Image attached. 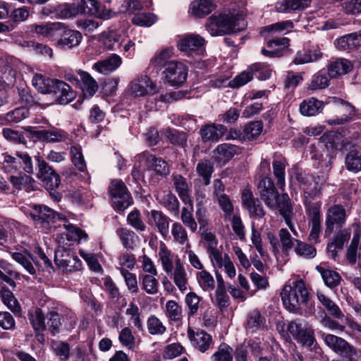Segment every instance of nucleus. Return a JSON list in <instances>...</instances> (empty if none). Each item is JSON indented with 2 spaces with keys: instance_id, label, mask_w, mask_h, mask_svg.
I'll return each mask as SVG.
<instances>
[{
  "instance_id": "nucleus-1",
  "label": "nucleus",
  "mask_w": 361,
  "mask_h": 361,
  "mask_svg": "<svg viewBox=\"0 0 361 361\" xmlns=\"http://www.w3.org/2000/svg\"><path fill=\"white\" fill-rule=\"evenodd\" d=\"M30 216L37 225L44 228H49L51 223L56 224L55 228L60 229L56 237L59 243H64L66 240L80 243L87 239V234L85 231L69 223L63 215L45 205L34 204Z\"/></svg>"
},
{
  "instance_id": "nucleus-2",
  "label": "nucleus",
  "mask_w": 361,
  "mask_h": 361,
  "mask_svg": "<svg viewBox=\"0 0 361 361\" xmlns=\"http://www.w3.org/2000/svg\"><path fill=\"white\" fill-rule=\"evenodd\" d=\"M247 6L246 0H234L229 8L218 16L213 15L206 24L207 31L212 36H221L227 33L243 29V16Z\"/></svg>"
},
{
  "instance_id": "nucleus-3",
  "label": "nucleus",
  "mask_w": 361,
  "mask_h": 361,
  "mask_svg": "<svg viewBox=\"0 0 361 361\" xmlns=\"http://www.w3.org/2000/svg\"><path fill=\"white\" fill-rule=\"evenodd\" d=\"M283 304L289 312H296L308 300L309 293L302 279H289L281 293Z\"/></svg>"
},
{
  "instance_id": "nucleus-4",
  "label": "nucleus",
  "mask_w": 361,
  "mask_h": 361,
  "mask_svg": "<svg viewBox=\"0 0 361 361\" xmlns=\"http://www.w3.org/2000/svg\"><path fill=\"white\" fill-rule=\"evenodd\" d=\"M304 190V203L311 224L309 239L311 241L317 242L321 230L320 209L322 204L319 202H313L311 199L320 193V188L317 186L311 187L310 184Z\"/></svg>"
},
{
  "instance_id": "nucleus-5",
  "label": "nucleus",
  "mask_w": 361,
  "mask_h": 361,
  "mask_svg": "<svg viewBox=\"0 0 361 361\" xmlns=\"http://www.w3.org/2000/svg\"><path fill=\"white\" fill-rule=\"evenodd\" d=\"M188 71V68L184 63L172 60L162 71L164 81L170 86L179 87L186 81Z\"/></svg>"
},
{
  "instance_id": "nucleus-6",
  "label": "nucleus",
  "mask_w": 361,
  "mask_h": 361,
  "mask_svg": "<svg viewBox=\"0 0 361 361\" xmlns=\"http://www.w3.org/2000/svg\"><path fill=\"white\" fill-rule=\"evenodd\" d=\"M109 193L113 207L116 210L123 211L132 203V198L126 185L120 180L111 181L109 185Z\"/></svg>"
},
{
  "instance_id": "nucleus-7",
  "label": "nucleus",
  "mask_w": 361,
  "mask_h": 361,
  "mask_svg": "<svg viewBox=\"0 0 361 361\" xmlns=\"http://www.w3.org/2000/svg\"><path fill=\"white\" fill-rule=\"evenodd\" d=\"M288 334L303 346H311L314 341V333L312 327L299 320L290 322L288 325Z\"/></svg>"
},
{
  "instance_id": "nucleus-8",
  "label": "nucleus",
  "mask_w": 361,
  "mask_h": 361,
  "mask_svg": "<svg viewBox=\"0 0 361 361\" xmlns=\"http://www.w3.org/2000/svg\"><path fill=\"white\" fill-rule=\"evenodd\" d=\"M63 245H68V243H61ZM55 264L66 271L80 270L81 262L78 256L71 250L65 249L63 246L59 247L55 252Z\"/></svg>"
},
{
  "instance_id": "nucleus-9",
  "label": "nucleus",
  "mask_w": 361,
  "mask_h": 361,
  "mask_svg": "<svg viewBox=\"0 0 361 361\" xmlns=\"http://www.w3.org/2000/svg\"><path fill=\"white\" fill-rule=\"evenodd\" d=\"M38 173L37 177L42 180L47 190H54L61 183L60 176L43 159H37Z\"/></svg>"
},
{
  "instance_id": "nucleus-10",
  "label": "nucleus",
  "mask_w": 361,
  "mask_h": 361,
  "mask_svg": "<svg viewBox=\"0 0 361 361\" xmlns=\"http://www.w3.org/2000/svg\"><path fill=\"white\" fill-rule=\"evenodd\" d=\"M346 220V212L345 208L339 204H335L329 207L326 214L325 233L331 234L334 227H341Z\"/></svg>"
},
{
  "instance_id": "nucleus-11",
  "label": "nucleus",
  "mask_w": 361,
  "mask_h": 361,
  "mask_svg": "<svg viewBox=\"0 0 361 361\" xmlns=\"http://www.w3.org/2000/svg\"><path fill=\"white\" fill-rule=\"evenodd\" d=\"M257 189L262 199L268 207L274 208L277 204L279 192L271 178H262L257 185Z\"/></svg>"
},
{
  "instance_id": "nucleus-12",
  "label": "nucleus",
  "mask_w": 361,
  "mask_h": 361,
  "mask_svg": "<svg viewBox=\"0 0 361 361\" xmlns=\"http://www.w3.org/2000/svg\"><path fill=\"white\" fill-rule=\"evenodd\" d=\"M32 84L37 90H71L69 84L58 79L45 78L42 74H35Z\"/></svg>"
},
{
  "instance_id": "nucleus-13",
  "label": "nucleus",
  "mask_w": 361,
  "mask_h": 361,
  "mask_svg": "<svg viewBox=\"0 0 361 361\" xmlns=\"http://www.w3.org/2000/svg\"><path fill=\"white\" fill-rule=\"evenodd\" d=\"M241 200L243 206L248 211L250 217L261 219L265 215L263 205L258 198L253 196L250 189L242 191Z\"/></svg>"
},
{
  "instance_id": "nucleus-14",
  "label": "nucleus",
  "mask_w": 361,
  "mask_h": 361,
  "mask_svg": "<svg viewBox=\"0 0 361 361\" xmlns=\"http://www.w3.org/2000/svg\"><path fill=\"white\" fill-rule=\"evenodd\" d=\"M326 103L333 104L336 106H341L348 113L343 114L341 117H337L336 118L329 120L327 121L329 124L341 125L349 122L356 118L355 109L354 106L343 99L336 97H329Z\"/></svg>"
},
{
  "instance_id": "nucleus-15",
  "label": "nucleus",
  "mask_w": 361,
  "mask_h": 361,
  "mask_svg": "<svg viewBox=\"0 0 361 361\" xmlns=\"http://www.w3.org/2000/svg\"><path fill=\"white\" fill-rule=\"evenodd\" d=\"M322 338L325 344L334 352L343 355L354 354V349L344 339L330 334H322Z\"/></svg>"
},
{
  "instance_id": "nucleus-16",
  "label": "nucleus",
  "mask_w": 361,
  "mask_h": 361,
  "mask_svg": "<svg viewBox=\"0 0 361 361\" xmlns=\"http://www.w3.org/2000/svg\"><path fill=\"white\" fill-rule=\"evenodd\" d=\"M63 28V23L60 22H45L34 23L30 25L31 32L47 38L59 35V34H61Z\"/></svg>"
},
{
  "instance_id": "nucleus-17",
  "label": "nucleus",
  "mask_w": 361,
  "mask_h": 361,
  "mask_svg": "<svg viewBox=\"0 0 361 361\" xmlns=\"http://www.w3.org/2000/svg\"><path fill=\"white\" fill-rule=\"evenodd\" d=\"M158 255L161 267L166 274L171 272L176 266L182 264L178 255L169 250L164 243H161Z\"/></svg>"
},
{
  "instance_id": "nucleus-18",
  "label": "nucleus",
  "mask_w": 361,
  "mask_h": 361,
  "mask_svg": "<svg viewBox=\"0 0 361 361\" xmlns=\"http://www.w3.org/2000/svg\"><path fill=\"white\" fill-rule=\"evenodd\" d=\"M140 161H145L146 166L149 170L154 171L161 176H167L170 173L167 163L161 158L143 152L137 156Z\"/></svg>"
},
{
  "instance_id": "nucleus-19",
  "label": "nucleus",
  "mask_w": 361,
  "mask_h": 361,
  "mask_svg": "<svg viewBox=\"0 0 361 361\" xmlns=\"http://www.w3.org/2000/svg\"><path fill=\"white\" fill-rule=\"evenodd\" d=\"M148 224L157 228L164 238L167 237L170 219L162 212L153 209L148 212Z\"/></svg>"
},
{
  "instance_id": "nucleus-20",
  "label": "nucleus",
  "mask_w": 361,
  "mask_h": 361,
  "mask_svg": "<svg viewBox=\"0 0 361 361\" xmlns=\"http://www.w3.org/2000/svg\"><path fill=\"white\" fill-rule=\"evenodd\" d=\"M9 253L12 259L20 264L30 274L34 275L36 273V270L33 267L30 259L35 264L36 266H42V264L37 259V257H34L27 250L20 251L16 250L14 252H10Z\"/></svg>"
},
{
  "instance_id": "nucleus-21",
  "label": "nucleus",
  "mask_w": 361,
  "mask_h": 361,
  "mask_svg": "<svg viewBox=\"0 0 361 361\" xmlns=\"http://www.w3.org/2000/svg\"><path fill=\"white\" fill-rule=\"evenodd\" d=\"M253 77L252 71L249 70L248 68L246 71L241 72L239 75L235 76V78L232 80H229L228 79H217L214 82V87L219 89L227 87H230L231 88H239L249 82Z\"/></svg>"
},
{
  "instance_id": "nucleus-22",
  "label": "nucleus",
  "mask_w": 361,
  "mask_h": 361,
  "mask_svg": "<svg viewBox=\"0 0 361 361\" xmlns=\"http://www.w3.org/2000/svg\"><path fill=\"white\" fill-rule=\"evenodd\" d=\"M353 63L344 58L336 59L327 66L328 75L331 78H336L346 75L353 69Z\"/></svg>"
},
{
  "instance_id": "nucleus-23",
  "label": "nucleus",
  "mask_w": 361,
  "mask_h": 361,
  "mask_svg": "<svg viewBox=\"0 0 361 361\" xmlns=\"http://www.w3.org/2000/svg\"><path fill=\"white\" fill-rule=\"evenodd\" d=\"M205 44V39L200 35L190 34L182 36L177 44L178 49L185 53L198 49Z\"/></svg>"
},
{
  "instance_id": "nucleus-24",
  "label": "nucleus",
  "mask_w": 361,
  "mask_h": 361,
  "mask_svg": "<svg viewBox=\"0 0 361 361\" xmlns=\"http://www.w3.org/2000/svg\"><path fill=\"white\" fill-rule=\"evenodd\" d=\"M121 58L115 54L103 61H98L93 65V68L98 73L107 75L116 70L121 64Z\"/></svg>"
},
{
  "instance_id": "nucleus-25",
  "label": "nucleus",
  "mask_w": 361,
  "mask_h": 361,
  "mask_svg": "<svg viewBox=\"0 0 361 361\" xmlns=\"http://www.w3.org/2000/svg\"><path fill=\"white\" fill-rule=\"evenodd\" d=\"M59 45L68 49L78 46L82 39V35L75 30L68 29L63 24V28L61 32Z\"/></svg>"
},
{
  "instance_id": "nucleus-26",
  "label": "nucleus",
  "mask_w": 361,
  "mask_h": 361,
  "mask_svg": "<svg viewBox=\"0 0 361 361\" xmlns=\"http://www.w3.org/2000/svg\"><path fill=\"white\" fill-rule=\"evenodd\" d=\"M311 0H283L276 5L279 12L292 13L305 10L310 6Z\"/></svg>"
},
{
  "instance_id": "nucleus-27",
  "label": "nucleus",
  "mask_w": 361,
  "mask_h": 361,
  "mask_svg": "<svg viewBox=\"0 0 361 361\" xmlns=\"http://www.w3.org/2000/svg\"><path fill=\"white\" fill-rule=\"evenodd\" d=\"M216 8V4L212 0H195L190 6L192 16L202 18L209 15Z\"/></svg>"
},
{
  "instance_id": "nucleus-28",
  "label": "nucleus",
  "mask_w": 361,
  "mask_h": 361,
  "mask_svg": "<svg viewBox=\"0 0 361 361\" xmlns=\"http://www.w3.org/2000/svg\"><path fill=\"white\" fill-rule=\"evenodd\" d=\"M188 336L192 345L201 352H205L212 342V337L203 331H193L190 329L188 331Z\"/></svg>"
},
{
  "instance_id": "nucleus-29",
  "label": "nucleus",
  "mask_w": 361,
  "mask_h": 361,
  "mask_svg": "<svg viewBox=\"0 0 361 361\" xmlns=\"http://www.w3.org/2000/svg\"><path fill=\"white\" fill-rule=\"evenodd\" d=\"M173 182L179 197L185 204H190L192 198L190 197V190L186 179L181 175H173Z\"/></svg>"
},
{
  "instance_id": "nucleus-30",
  "label": "nucleus",
  "mask_w": 361,
  "mask_h": 361,
  "mask_svg": "<svg viewBox=\"0 0 361 361\" xmlns=\"http://www.w3.org/2000/svg\"><path fill=\"white\" fill-rule=\"evenodd\" d=\"M173 279V283L180 292H184L188 288V278L183 264L176 266L171 272L167 273Z\"/></svg>"
},
{
  "instance_id": "nucleus-31",
  "label": "nucleus",
  "mask_w": 361,
  "mask_h": 361,
  "mask_svg": "<svg viewBox=\"0 0 361 361\" xmlns=\"http://www.w3.org/2000/svg\"><path fill=\"white\" fill-rule=\"evenodd\" d=\"M226 131L222 125H209L202 128L200 130L202 138L204 141H218Z\"/></svg>"
},
{
  "instance_id": "nucleus-32",
  "label": "nucleus",
  "mask_w": 361,
  "mask_h": 361,
  "mask_svg": "<svg viewBox=\"0 0 361 361\" xmlns=\"http://www.w3.org/2000/svg\"><path fill=\"white\" fill-rule=\"evenodd\" d=\"M324 104L314 98L303 101L300 105L301 114L306 116H313L319 114L323 109Z\"/></svg>"
},
{
  "instance_id": "nucleus-33",
  "label": "nucleus",
  "mask_w": 361,
  "mask_h": 361,
  "mask_svg": "<svg viewBox=\"0 0 361 361\" xmlns=\"http://www.w3.org/2000/svg\"><path fill=\"white\" fill-rule=\"evenodd\" d=\"M322 55V53L317 49L298 51L295 56L293 63L296 65H300L314 62L319 60Z\"/></svg>"
},
{
  "instance_id": "nucleus-34",
  "label": "nucleus",
  "mask_w": 361,
  "mask_h": 361,
  "mask_svg": "<svg viewBox=\"0 0 361 361\" xmlns=\"http://www.w3.org/2000/svg\"><path fill=\"white\" fill-rule=\"evenodd\" d=\"M173 55L172 48H164L156 52L155 55L151 59L149 64L156 68H164L171 61L170 60Z\"/></svg>"
},
{
  "instance_id": "nucleus-35",
  "label": "nucleus",
  "mask_w": 361,
  "mask_h": 361,
  "mask_svg": "<svg viewBox=\"0 0 361 361\" xmlns=\"http://www.w3.org/2000/svg\"><path fill=\"white\" fill-rule=\"evenodd\" d=\"M126 314L130 322L129 325H132L138 331H143L142 320L139 307L133 302H130L126 310Z\"/></svg>"
},
{
  "instance_id": "nucleus-36",
  "label": "nucleus",
  "mask_w": 361,
  "mask_h": 361,
  "mask_svg": "<svg viewBox=\"0 0 361 361\" xmlns=\"http://www.w3.org/2000/svg\"><path fill=\"white\" fill-rule=\"evenodd\" d=\"M17 93L20 97L19 102L22 105L31 106L35 104L44 106L49 104V103H44L43 99L38 96V94L43 96L40 92H17Z\"/></svg>"
},
{
  "instance_id": "nucleus-37",
  "label": "nucleus",
  "mask_w": 361,
  "mask_h": 361,
  "mask_svg": "<svg viewBox=\"0 0 361 361\" xmlns=\"http://www.w3.org/2000/svg\"><path fill=\"white\" fill-rule=\"evenodd\" d=\"M293 27V23L291 20H284L273 23L263 29L264 32H267L270 36L276 35H284L288 32Z\"/></svg>"
},
{
  "instance_id": "nucleus-38",
  "label": "nucleus",
  "mask_w": 361,
  "mask_h": 361,
  "mask_svg": "<svg viewBox=\"0 0 361 361\" xmlns=\"http://www.w3.org/2000/svg\"><path fill=\"white\" fill-rule=\"evenodd\" d=\"M101 40L104 47L109 50H116L122 44L121 36L114 30L104 32L101 35Z\"/></svg>"
},
{
  "instance_id": "nucleus-39",
  "label": "nucleus",
  "mask_w": 361,
  "mask_h": 361,
  "mask_svg": "<svg viewBox=\"0 0 361 361\" xmlns=\"http://www.w3.org/2000/svg\"><path fill=\"white\" fill-rule=\"evenodd\" d=\"M317 296L319 301L322 304V305L326 308V310L331 316L336 319H341L343 317L344 315L339 307L329 297H327L323 293L319 291L317 293Z\"/></svg>"
},
{
  "instance_id": "nucleus-40",
  "label": "nucleus",
  "mask_w": 361,
  "mask_h": 361,
  "mask_svg": "<svg viewBox=\"0 0 361 361\" xmlns=\"http://www.w3.org/2000/svg\"><path fill=\"white\" fill-rule=\"evenodd\" d=\"M188 207H184L181 209L180 219L183 224L188 227L192 232H195L197 228V224L193 216V202L191 200V204H187Z\"/></svg>"
},
{
  "instance_id": "nucleus-41",
  "label": "nucleus",
  "mask_w": 361,
  "mask_h": 361,
  "mask_svg": "<svg viewBox=\"0 0 361 361\" xmlns=\"http://www.w3.org/2000/svg\"><path fill=\"white\" fill-rule=\"evenodd\" d=\"M235 152V147L226 143L219 145L214 152L215 159L221 163H225L231 159Z\"/></svg>"
},
{
  "instance_id": "nucleus-42",
  "label": "nucleus",
  "mask_w": 361,
  "mask_h": 361,
  "mask_svg": "<svg viewBox=\"0 0 361 361\" xmlns=\"http://www.w3.org/2000/svg\"><path fill=\"white\" fill-rule=\"evenodd\" d=\"M286 161L284 159H276L273 161V172L276 179L277 185L281 190L285 187V169Z\"/></svg>"
},
{
  "instance_id": "nucleus-43",
  "label": "nucleus",
  "mask_w": 361,
  "mask_h": 361,
  "mask_svg": "<svg viewBox=\"0 0 361 361\" xmlns=\"http://www.w3.org/2000/svg\"><path fill=\"white\" fill-rule=\"evenodd\" d=\"M166 315L173 322H180L183 318L181 306L174 300H169L166 303Z\"/></svg>"
},
{
  "instance_id": "nucleus-44",
  "label": "nucleus",
  "mask_w": 361,
  "mask_h": 361,
  "mask_svg": "<svg viewBox=\"0 0 361 361\" xmlns=\"http://www.w3.org/2000/svg\"><path fill=\"white\" fill-rule=\"evenodd\" d=\"M147 328L149 334L152 336L163 335L166 331L162 322L155 315H150L147 318Z\"/></svg>"
},
{
  "instance_id": "nucleus-45",
  "label": "nucleus",
  "mask_w": 361,
  "mask_h": 361,
  "mask_svg": "<svg viewBox=\"0 0 361 361\" xmlns=\"http://www.w3.org/2000/svg\"><path fill=\"white\" fill-rule=\"evenodd\" d=\"M28 315L35 331H44L46 329L44 316L41 309L35 308L30 311Z\"/></svg>"
},
{
  "instance_id": "nucleus-46",
  "label": "nucleus",
  "mask_w": 361,
  "mask_h": 361,
  "mask_svg": "<svg viewBox=\"0 0 361 361\" xmlns=\"http://www.w3.org/2000/svg\"><path fill=\"white\" fill-rule=\"evenodd\" d=\"M348 170L354 173L361 171V154L357 150L350 151L345 157Z\"/></svg>"
},
{
  "instance_id": "nucleus-47",
  "label": "nucleus",
  "mask_w": 361,
  "mask_h": 361,
  "mask_svg": "<svg viewBox=\"0 0 361 361\" xmlns=\"http://www.w3.org/2000/svg\"><path fill=\"white\" fill-rule=\"evenodd\" d=\"M42 140L49 142H62L66 138V133L62 130L53 128L51 130H43V133H38Z\"/></svg>"
},
{
  "instance_id": "nucleus-48",
  "label": "nucleus",
  "mask_w": 361,
  "mask_h": 361,
  "mask_svg": "<svg viewBox=\"0 0 361 361\" xmlns=\"http://www.w3.org/2000/svg\"><path fill=\"white\" fill-rule=\"evenodd\" d=\"M264 323V318L261 315L259 311L254 310L247 315L246 329L251 332H254L262 328Z\"/></svg>"
},
{
  "instance_id": "nucleus-49",
  "label": "nucleus",
  "mask_w": 361,
  "mask_h": 361,
  "mask_svg": "<svg viewBox=\"0 0 361 361\" xmlns=\"http://www.w3.org/2000/svg\"><path fill=\"white\" fill-rule=\"evenodd\" d=\"M155 87V85L147 75H141L130 82L129 84L130 90H151Z\"/></svg>"
},
{
  "instance_id": "nucleus-50",
  "label": "nucleus",
  "mask_w": 361,
  "mask_h": 361,
  "mask_svg": "<svg viewBox=\"0 0 361 361\" xmlns=\"http://www.w3.org/2000/svg\"><path fill=\"white\" fill-rule=\"evenodd\" d=\"M317 269L321 274V276L326 286L329 287H334L338 285L341 277L337 272L329 269H325L320 266H317Z\"/></svg>"
},
{
  "instance_id": "nucleus-51",
  "label": "nucleus",
  "mask_w": 361,
  "mask_h": 361,
  "mask_svg": "<svg viewBox=\"0 0 361 361\" xmlns=\"http://www.w3.org/2000/svg\"><path fill=\"white\" fill-rule=\"evenodd\" d=\"M157 20V16L151 13H139L132 18L133 24L141 27H149L155 23Z\"/></svg>"
},
{
  "instance_id": "nucleus-52",
  "label": "nucleus",
  "mask_w": 361,
  "mask_h": 361,
  "mask_svg": "<svg viewBox=\"0 0 361 361\" xmlns=\"http://www.w3.org/2000/svg\"><path fill=\"white\" fill-rule=\"evenodd\" d=\"M197 171L199 176L202 177L204 184L209 185L213 173V165L211 161L207 159L201 160L197 165Z\"/></svg>"
},
{
  "instance_id": "nucleus-53",
  "label": "nucleus",
  "mask_w": 361,
  "mask_h": 361,
  "mask_svg": "<svg viewBox=\"0 0 361 361\" xmlns=\"http://www.w3.org/2000/svg\"><path fill=\"white\" fill-rule=\"evenodd\" d=\"M122 245L127 249H133L135 245V233L126 228H119L116 230Z\"/></svg>"
},
{
  "instance_id": "nucleus-54",
  "label": "nucleus",
  "mask_w": 361,
  "mask_h": 361,
  "mask_svg": "<svg viewBox=\"0 0 361 361\" xmlns=\"http://www.w3.org/2000/svg\"><path fill=\"white\" fill-rule=\"evenodd\" d=\"M196 277L200 286L204 290H212L214 288V279L207 271L202 269L197 273Z\"/></svg>"
},
{
  "instance_id": "nucleus-55",
  "label": "nucleus",
  "mask_w": 361,
  "mask_h": 361,
  "mask_svg": "<svg viewBox=\"0 0 361 361\" xmlns=\"http://www.w3.org/2000/svg\"><path fill=\"white\" fill-rule=\"evenodd\" d=\"M1 297L4 304L6 305L13 312L19 313L20 312V307L11 291L2 288Z\"/></svg>"
},
{
  "instance_id": "nucleus-56",
  "label": "nucleus",
  "mask_w": 361,
  "mask_h": 361,
  "mask_svg": "<svg viewBox=\"0 0 361 361\" xmlns=\"http://www.w3.org/2000/svg\"><path fill=\"white\" fill-rule=\"evenodd\" d=\"M42 95L51 94L55 102L65 105L72 102L77 96L76 92H40Z\"/></svg>"
},
{
  "instance_id": "nucleus-57",
  "label": "nucleus",
  "mask_w": 361,
  "mask_h": 361,
  "mask_svg": "<svg viewBox=\"0 0 361 361\" xmlns=\"http://www.w3.org/2000/svg\"><path fill=\"white\" fill-rule=\"evenodd\" d=\"M244 135L245 140H253L257 138L262 132L263 123L257 121L247 123L244 128Z\"/></svg>"
},
{
  "instance_id": "nucleus-58",
  "label": "nucleus",
  "mask_w": 361,
  "mask_h": 361,
  "mask_svg": "<svg viewBox=\"0 0 361 361\" xmlns=\"http://www.w3.org/2000/svg\"><path fill=\"white\" fill-rule=\"evenodd\" d=\"M329 84V75L319 72L312 75L310 88L311 90H324L327 88Z\"/></svg>"
},
{
  "instance_id": "nucleus-59",
  "label": "nucleus",
  "mask_w": 361,
  "mask_h": 361,
  "mask_svg": "<svg viewBox=\"0 0 361 361\" xmlns=\"http://www.w3.org/2000/svg\"><path fill=\"white\" fill-rule=\"evenodd\" d=\"M279 236L281 244L282 251L285 254H288L293 249L296 239L292 238L290 233L286 228H281L279 231Z\"/></svg>"
},
{
  "instance_id": "nucleus-60",
  "label": "nucleus",
  "mask_w": 361,
  "mask_h": 361,
  "mask_svg": "<svg viewBox=\"0 0 361 361\" xmlns=\"http://www.w3.org/2000/svg\"><path fill=\"white\" fill-rule=\"evenodd\" d=\"M78 75L80 76V81L81 82L82 90L86 89L87 90H97V82L86 71L78 70L77 71Z\"/></svg>"
},
{
  "instance_id": "nucleus-61",
  "label": "nucleus",
  "mask_w": 361,
  "mask_h": 361,
  "mask_svg": "<svg viewBox=\"0 0 361 361\" xmlns=\"http://www.w3.org/2000/svg\"><path fill=\"white\" fill-rule=\"evenodd\" d=\"M253 75L260 80H264L271 76V69L265 63H255L249 66Z\"/></svg>"
},
{
  "instance_id": "nucleus-62",
  "label": "nucleus",
  "mask_w": 361,
  "mask_h": 361,
  "mask_svg": "<svg viewBox=\"0 0 361 361\" xmlns=\"http://www.w3.org/2000/svg\"><path fill=\"white\" fill-rule=\"evenodd\" d=\"M296 245L294 247V250L296 254L304 258H313L316 256V249L305 243L301 242L300 240H295Z\"/></svg>"
},
{
  "instance_id": "nucleus-63",
  "label": "nucleus",
  "mask_w": 361,
  "mask_h": 361,
  "mask_svg": "<svg viewBox=\"0 0 361 361\" xmlns=\"http://www.w3.org/2000/svg\"><path fill=\"white\" fill-rule=\"evenodd\" d=\"M3 166L8 172L13 173L21 169V159L16 154V157L8 154H4Z\"/></svg>"
},
{
  "instance_id": "nucleus-64",
  "label": "nucleus",
  "mask_w": 361,
  "mask_h": 361,
  "mask_svg": "<svg viewBox=\"0 0 361 361\" xmlns=\"http://www.w3.org/2000/svg\"><path fill=\"white\" fill-rule=\"evenodd\" d=\"M153 275H143L141 277L142 288L147 294L154 295L159 290V282Z\"/></svg>"
}]
</instances>
